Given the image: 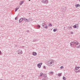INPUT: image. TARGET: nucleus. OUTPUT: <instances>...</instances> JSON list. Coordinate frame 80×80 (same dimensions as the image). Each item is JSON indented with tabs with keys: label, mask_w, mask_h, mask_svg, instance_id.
Returning a JSON list of instances; mask_svg holds the SVG:
<instances>
[{
	"label": "nucleus",
	"mask_w": 80,
	"mask_h": 80,
	"mask_svg": "<svg viewBox=\"0 0 80 80\" xmlns=\"http://www.w3.org/2000/svg\"><path fill=\"white\" fill-rule=\"evenodd\" d=\"M54 64V62L52 60H49L48 62V65L50 67L52 66Z\"/></svg>",
	"instance_id": "f257e3e1"
},
{
	"label": "nucleus",
	"mask_w": 80,
	"mask_h": 80,
	"mask_svg": "<svg viewBox=\"0 0 80 80\" xmlns=\"http://www.w3.org/2000/svg\"><path fill=\"white\" fill-rule=\"evenodd\" d=\"M42 27H43V28H46V29H48V27H47V25L45 23H42Z\"/></svg>",
	"instance_id": "f03ea898"
},
{
	"label": "nucleus",
	"mask_w": 80,
	"mask_h": 80,
	"mask_svg": "<svg viewBox=\"0 0 80 80\" xmlns=\"http://www.w3.org/2000/svg\"><path fill=\"white\" fill-rule=\"evenodd\" d=\"M76 48H79L80 47V43L78 42V43L76 44Z\"/></svg>",
	"instance_id": "7ed1b4c3"
},
{
	"label": "nucleus",
	"mask_w": 80,
	"mask_h": 80,
	"mask_svg": "<svg viewBox=\"0 0 80 80\" xmlns=\"http://www.w3.org/2000/svg\"><path fill=\"white\" fill-rule=\"evenodd\" d=\"M42 65V63H39L37 65V66L38 67L40 68H41V65Z\"/></svg>",
	"instance_id": "20e7f679"
},
{
	"label": "nucleus",
	"mask_w": 80,
	"mask_h": 80,
	"mask_svg": "<svg viewBox=\"0 0 80 80\" xmlns=\"http://www.w3.org/2000/svg\"><path fill=\"white\" fill-rule=\"evenodd\" d=\"M42 3H46V4H48V1H46V0H43L42 1Z\"/></svg>",
	"instance_id": "39448f33"
},
{
	"label": "nucleus",
	"mask_w": 80,
	"mask_h": 80,
	"mask_svg": "<svg viewBox=\"0 0 80 80\" xmlns=\"http://www.w3.org/2000/svg\"><path fill=\"white\" fill-rule=\"evenodd\" d=\"M18 54H19V55H20V54H22V50H19L18 51Z\"/></svg>",
	"instance_id": "423d86ee"
},
{
	"label": "nucleus",
	"mask_w": 80,
	"mask_h": 80,
	"mask_svg": "<svg viewBox=\"0 0 80 80\" xmlns=\"http://www.w3.org/2000/svg\"><path fill=\"white\" fill-rule=\"evenodd\" d=\"M23 18H20V19L19 20V23H21V22H22V21H23Z\"/></svg>",
	"instance_id": "0eeeda50"
},
{
	"label": "nucleus",
	"mask_w": 80,
	"mask_h": 80,
	"mask_svg": "<svg viewBox=\"0 0 80 80\" xmlns=\"http://www.w3.org/2000/svg\"><path fill=\"white\" fill-rule=\"evenodd\" d=\"M68 30H72V26H70V27H68Z\"/></svg>",
	"instance_id": "6e6552de"
},
{
	"label": "nucleus",
	"mask_w": 80,
	"mask_h": 80,
	"mask_svg": "<svg viewBox=\"0 0 80 80\" xmlns=\"http://www.w3.org/2000/svg\"><path fill=\"white\" fill-rule=\"evenodd\" d=\"M25 2V1H22L20 2V5H22L23 4V3Z\"/></svg>",
	"instance_id": "1a4fd4ad"
},
{
	"label": "nucleus",
	"mask_w": 80,
	"mask_h": 80,
	"mask_svg": "<svg viewBox=\"0 0 80 80\" xmlns=\"http://www.w3.org/2000/svg\"><path fill=\"white\" fill-rule=\"evenodd\" d=\"M75 6L76 7V8H78V7H80V5L79 4H78L76 5H75Z\"/></svg>",
	"instance_id": "9d476101"
},
{
	"label": "nucleus",
	"mask_w": 80,
	"mask_h": 80,
	"mask_svg": "<svg viewBox=\"0 0 80 80\" xmlns=\"http://www.w3.org/2000/svg\"><path fill=\"white\" fill-rule=\"evenodd\" d=\"M72 43H74L75 44H77L78 43V42L77 41H74L73 42H72Z\"/></svg>",
	"instance_id": "9b49d317"
},
{
	"label": "nucleus",
	"mask_w": 80,
	"mask_h": 80,
	"mask_svg": "<svg viewBox=\"0 0 80 80\" xmlns=\"http://www.w3.org/2000/svg\"><path fill=\"white\" fill-rule=\"evenodd\" d=\"M37 52H33L32 53V55H34V56H36V55H37Z\"/></svg>",
	"instance_id": "f8f14e48"
},
{
	"label": "nucleus",
	"mask_w": 80,
	"mask_h": 80,
	"mask_svg": "<svg viewBox=\"0 0 80 80\" xmlns=\"http://www.w3.org/2000/svg\"><path fill=\"white\" fill-rule=\"evenodd\" d=\"M79 68H80V67H75V70H78V69H79Z\"/></svg>",
	"instance_id": "ddd939ff"
},
{
	"label": "nucleus",
	"mask_w": 80,
	"mask_h": 80,
	"mask_svg": "<svg viewBox=\"0 0 80 80\" xmlns=\"http://www.w3.org/2000/svg\"><path fill=\"white\" fill-rule=\"evenodd\" d=\"M40 76H41V77H43V73L42 72H41L40 73Z\"/></svg>",
	"instance_id": "4468645a"
},
{
	"label": "nucleus",
	"mask_w": 80,
	"mask_h": 80,
	"mask_svg": "<svg viewBox=\"0 0 80 80\" xmlns=\"http://www.w3.org/2000/svg\"><path fill=\"white\" fill-rule=\"evenodd\" d=\"M58 77H61L62 76V73H58Z\"/></svg>",
	"instance_id": "2eb2a0df"
},
{
	"label": "nucleus",
	"mask_w": 80,
	"mask_h": 80,
	"mask_svg": "<svg viewBox=\"0 0 80 80\" xmlns=\"http://www.w3.org/2000/svg\"><path fill=\"white\" fill-rule=\"evenodd\" d=\"M73 42H71L70 43V46H71V47H73V46H72V45H73Z\"/></svg>",
	"instance_id": "dca6fc26"
},
{
	"label": "nucleus",
	"mask_w": 80,
	"mask_h": 80,
	"mask_svg": "<svg viewBox=\"0 0 80 80\" xmlns=\"http://www.w3.org/2000/svg\"><path fill=\"white\" fill-rule=\"evenodd\" d=\"M49 73H50V75H52L53 74V72H49Z\"/></svg>",
	"instance_id": "f3484780"
},
{
	"label": "nucleus",
	"mask_w": 80,
	"mask_h": 80,
	"mask_svg": "<svg viewBox=\"0 0 80 80\" xmlns=\"http://www.w3.org/2000/svg\"><path fill=\"white\" fill-rule=\"evenodd\" d=\"M26 18H23V19H22V21H25V22H27V21H26Z\"/></svg>",
	"instance_id": "a211bd4d"
},
{
	"label": "nucleus",
	"mask_w": 80,
	"mask_h": 80,
	"mask_svg": "<svg viewBox=\"0 0 80 80\" xmlns=\"http://www.w3.org/2000/svg\"><path fill=\"white\" fill-rule=\"evenodd\" d=\"M19 8V7L18 8H16L15 12H17V10H18V9Z\"/></svg>",
	"instance_id": "6ab92c4d"
},
{
	"label": "nucleus",
	"mask_w": 80,
	"mask_h": 80,
	"mask_svg": "<svg viewBox=\"0 0 80 80\" xmlns=\"http://www.w3.org/2000/svg\"><path fill=\"white\" fill-rule=\"evenodd\" d=\"M57 29L54 28L53 30V31L54 32H56L57 31Z\"/></svg>",
	"instance_id": "aec40b11"
},
{
	"label": "nucleus",
	"mask_w": 80,
	"mask_h": 80,
	"mask_svg": "<svg viewBox=\"0 0 80 80\" xmlns=\"http://www.w3.org/2000/svg\"><path fill=\"white\" fill-rule=\"evenodd\" d=\"M37 27H38V28H40V27H41V28H42V27H40V25H38V26H37Z\"/></svg>",
	"instance_id": "412c9836"
},
{
	"label": "nucleus",
	"mask_w": 80,
	"mask_h": 80,
	"mask_svg": "<svg viewBox=\"0 0 80 80\" xmlns=\"http://www.w3.org/2000/svg\"><path fill=\"white\" fill-rule=\"evenodd\" d=\"M73 28H77V26L74 25L73 27Z\"/></svg>",
	"instance_id": "4be33fe9"
},
{
	"label": "nucleus",
	"mask_w": 80,
	"mask_h": 80,
	"mask_svg": "<svg viewBox=\"0 0 80 80\" xmlns=\"http://www.w3.org/2000/svg\"><path fill=\"white\" fill-rule=\"evenodd\" d=\"M63 80H66V78H65V77L63 76Z\"/></svg>",
	"instance_id": "5701e85b"
},
{
	"label": "nucleus",
	"mask_w": 80,
	"mask_h": 80,
	"mask_svg": "<svg viewBox=\"0 0 80 80\" xmlns=\"http://www.w3.org/2000/svg\"><path fill=\"white\" fill-rule=\"evenodd\" d=\"M74 71L76 73H78V70L77 71V70H76L75 69V70Z\"/></svg>",
	"instance_id": "b1692460"
},
{
	"label": "nucleus",
	"mask_w": 80,
	"mask_h": 80,
	"mask_svg": "<svg viewBox=\"0 0 80 80\" xmlns=\"http://www.w3.org/2000/svg\"><path fill=\"white\" fill-rule=\"evenodd\" d=\"M0 55H3V53H2L1 52V51L0 50Z\"/></svg>",
	"instance_id": "393cba45"
},
{
	"label": "nucleus",
	"mask_w": 80,
	"mask_h": 80,
	"mask_svg": "<svg viewBox=\"0 0 80 80\" xmlns=\"http://www.w3.org/2000/svg\"><path fill=\"white\" fill-rule=\"evenodd\" d=\"M63 66H62L60 68H61V69H63Z\"/></svg>",
	"instance_id": "a878e982"
},
{
	"label": "nucleus",
	"mask_w": 80,
	"mask_h": 80,
	"mask_svg": "<svg viewBox=\"0 0 80 80\" xmlns=\"http://www.w3.org/2000/svg\"><path fill=\"white\" fill-rule=\"evenodd\" d=\"M26 21H27L26 22H28V19H27L26 18Z\"/></svg>",
	"instance_id": "bb28decb"
},
{
	"label": "nucleus",
	"mask_w": 80,
	"mask_h": 80,
	"mask_svg": "<svg viewBox=\"0 0 80 80\" xmlns=\"http://www.w3.org/2000/svg\"><path fill=\"white\" fill-rule=\"evenodd\" d=\"M50 27H52V24H50L49 25Z\"/></svg>",
	"instance_id": "cd10ccee"
},
{
	"label": "nucleus",
	"mask_w": 80,
	"mask_h": 80,
	"mask_svg": "<svg viewBox=\"0 0 80 80\" xmlns=\"http://www.w3.org/2000/svg\"><path fill=\"white\" fill-rule=\"evenodd\" d=\"M46 76H44V77L45 78H46V77H47V75H45Z\"/></svg>",
	"instance_id": "c85d7f7f"
},
{
	"label": "nucleus",
	"mask_w": 80,
	"mask_h": 80,
	"mask_svg": "<svg viewBox=\"0 0 80 80\" xmlns=\"http://www.w3.org/2000/svg\"><path fill=\"white\" fill-rule=\"evenodd\" d=\"M15 20H17V17H16L15 18Z\"/></svg>",
	"instance_id": "c756f323"
},
{
	"label": "nucleus",
	"mask_w": 80,
	"mask_h": 80,
	"mask_svg": "<svg viewBox=\"0 0 80 80\" xmlns=\"http://www.w3.org/2000/svg\"><path fill=\"white\" fill-rule=\"evenodd\" d=\"M32 42H37V40H33V41H32Z\"/></svg>",
	"instance_id": "7c9ffc66"
},
{
	"label": "nucleus",
	"mask_w": 80,
	"mask_h": 80,
	"mask_svg": "<svg viewBox=\"0 0 80 80\" xmlns=\"http://www.w3.org/2000/svg\"><path fill=\"white\" fill-rule=\"evenodd\" d=\"M43 68H46V67H45V66H43Z\"/></svg>",
	"instance_id": "2f4dec72"
},
{
	"label": "nucleus",
	"mask_w": 80,
	"mask_h": 80,
	"mask_svg": "<svg viewBox=\"0 0 80 80\" xmlns=\"http://www.w3.org/2000/svg\"><path fill=\"white\" fill-rule=\"evenodd\" d=\"M78 72H80V70H78Z\"/></svg>",
	"instance_id": "473e14b6"
},
{
	"label": "nucleus",
	"mask_w": 80,
	"mask_h": 80,
	"mask_svg": "<svg viewBox=\"0 0 80 80\" xmlns=\"http://www.w3.org/2000/svg\"><path fill=\"white\" fill-rule=\"evenodd\" d=\"M27 32H28L29 33V32H30V31H29V30H28L27 31Z\"/></svg>",
	"instance_id": "72a5a7b5"
},
{
	"label": "nucleus",
	"mask_w": 80,
	"mask_h": 80,
	"mask_svg": "<svg viewBox=\"0 0 80 80\" xmlns=\"http://www.w3.org/2000/svg\"><path fill=\"white\" fill-rule=\"evenodd\" d=\"M43 80H46V79L45 78H43Z\"/></svg>",
	"instance_id": "f704fd0d"
},
{
	"label": "nucleus",
	"mask_w": 80,
	"mask_h": 80,
	"mask_svg": "<svg viewBox=\"0 0 80 80\" xmlns=\"http://www.w3.org/2000/svg\"><path fill=\"white\" fill-rule=\"evenodd\" d=\"M74 44H75V43H72V45H74Z\"/></svg>",
	"instance_id": "c9c22d12"
},
{
	"label": "nucleus",
	"mask_w": 80,
	"mask_h": 80,
	"mask_svg": "<svg viewBox=\"0 0 80 80\" xmlns=\"http://www.w3.org/2000/svg\"><path fill=\"white\" fill-rule=\"evenodd\" d=\"M45 0L46 1H48V0Z\"/></svg>",
	"instance_id": "e433bc0d"
},
{
	"label": "nucleus",
	"mask_w": 80,
	"mask_h": 80,
	"mask_svg": "<svg viewBox=\"0 0 80 80\" xmlns=\"http://www.w3.org/2000/svg\"><path fill=\"white\" fill-rule=\"evenodd\" d=\"M24 47V46L23 47Z\"/></svg>",
	"instance_id": "4c0bfd02"
}]
</instances>
